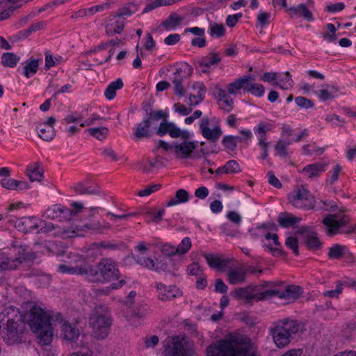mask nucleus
Returning <instances> with one entry per match:
<instances>
[{
	"label": "nucleus",
	"mask_w": 356,
	"mask_h": 356,
	"mask_svg": "<svg viewBox=\"0 0 356 356\" xmlns=\"http://www.w3.org/2000/svg\"><path fill=\"white\" fill-rule=\"evenodd\" d=\"M207 352V356H258L250 339L236 332L213 343Z\"/></svg>",
	"instance_id": "nucleus-1"
},
{
	"label": "nucleus",
	"mask_w": 356,
	"mask_h": 356,
	"mask_svg": "<svg viewBox=\"0 0 356 356\" xmlns=\"http://www.w3.org/2000/svg\"><path fill=\"white\" fill-rule=\"evenodd\" d=\"M62 321L60 313L39 306H33L27 316L28 324L42 345L49 344L53 338L52 322Z\"/></svg>",
	"instance_id": "nucleus-2"
},
{
	"label": "nucleus",
	"mask_w": 356,
	"mask_h": 356,
	"mask_svg": "<svg viewBox=\"0 0 356 356\" xmlns=\"http://www.w3.org/2000/svg\"><path fill=\"white\" fill-rule=\"evenodd\" d=\"M24 329L22 315L18 309L8 307L0 313V334L7 344L20 342Z\"/></svg>",
	"instance_id": "nucleus-3"
},
{
	"label": "nucleus",
	"mask_w": 356,
	"mask_h": 356,
	"mask_svg": "<svg viewBox=\"0 0 356 356\" xmlns=\"http://www.w3.org/2000/svg\"><path fill=\"white\" fill-rule=\"evenodd\" d=\"M71 273H85L86 277L92 282L107 283L120 277V272L115 262L109 258H103L97 266H86L81 268H71Z\"/></svg>",
	"instance_id": "nucleus-4"
},
{
	"label": "nucleus",
	"mask_w": 356,
	"mask_h": 356,
	"mask_svg": "<svg viewBox=\"0 0 356 356\" xmlns=\"http://www.w3.org/2000/svg\"><path fill=\"white\" fill-rule=\"evenodd\" d=\"M35 259V254L26 245H14L0 252V270H15L24 262Z\"/></svg>",
	"instance_id": "nucleus-5"
},
{
	"label": "nucleus",
	"mask_w": 356,
	"mask_h": 356,
	"mask_svg": "<svg viewBox=\"0 0 356 356\" xmlns=\"http://www.w3.org/2000/svg\"><path fill=\"white\" fill-rule=\"evenodd\" d=\"M304 325L296 320L283 319L270 329V334L276 346L281 348L289 343L292 336L302 331Z\"/></svg>",
	"instance_id": "nucleus-6"
},
{
	"label": "nucleus",
	"mask_w": 356,
	"mask_h": 356,
	"mask_svg": "<svg viewBox=\"0 0 356 356\" xmlns=\"http://www.w3.org/2000/svg\"><path fill=\"white\" fill-rule=\"evenodd\" d=\"M112 323L110 312L105 306L96 307L90 314L89 325L97 339H104L108 336Z\"/></svg>",
	"instance_id": "nucleus-7"
},
{
	"label": "nucleus",
	"mask_w": 356,
	"mask_h": 356,
	"mask_svg": "<svg viewBox=\"0 0 356 356\" xmlns=\"http://www.w3.org/2000/svg\"><path fill=\"white\" fill-rule=\"evenodd\" d=\"M72 209L64 205L56 204L47 208L44 212L43 216L50 220H56L60 222L72 220L83 209V204L81 202H72Z\"/></svg>",
	"instance_id": "nucleus-8"
},
{
	"label": "nucleus",
	"mask_w": 356,
	"mask_h": 356,
	"mask_svg": "<svg viewBox=\"0 0 356 356\" xmlns=\"http://www.w3.org/2000/svg\"><path fill=\"white\" fill-rule=\"evenodd\" d=\"M288 198L289 202L296 208L309 210L314 207V197L305 188H300L294 191L289 195Z\"/></svg>",
	"instance_id": "nucleus-9"
},
{
	"label": "nucleus",
	"mask_w": 356,
	"mask_h": 356,
	"mask_svg": "<svg viewBox=\"0 0 356 356\" xmlns=\"http://www.w3.org/2000/svg\"><path fill=\"white\" fill-rule=\"evenodd\" d=\"M164 356H186V340L184 336L168 337L163 343Z\"/></svg>",
	"instance_id": "nucleus-10"
},
{
	"label": "nucleus",
	"mask_w": 356,
	"mask_h": 356,
	"mask_svg": "<svg viewBox=\"0 0 356 356\" xmlns=\"http://www.w3.org/2000/svg\"><path fill=\"white\" fill-rule=\"evenodd\" d=\"M199 129L202 137L211 143H216L222 134L220 123H213L207 116L200 119Z\"/></svg>",
	"instance_id": "nucleus-11"
},
{
	"label": "nucleus",
	"mask_w": 356,
	"mask_h": 356,
	"mask_svg": "<svg viewBox=\"0 0 356 356\" xmlns=\"http://www.w3.org/2000/svg\"><path fill=\"white\" fill-rule=\"evenodd\" d=\"M84 261L85 259L83 257L79 254L70 252L67 255V260H64L65 264H59L57 267V270L60 273L85 275V273H71V268L79 269L85 267L86 266L90 265V264H88Z\"/></svg>",
	"instance_id": "nucleus-12"
},
{
	"label": "nucleus",
	"mask_w": 356,
	"mask_h": 356,
	"mask_svg": "<svg viewBox=\"0 0 356 356\" xmlns=\"http://www.w3.org/2000/svg\"><path fill=\"white\" fill-rule=\"evenodd\" d=\"M273 129V125L271 123L266 122H260L253 129L258 140L257 145L262 150V153L260 156V159L262 160L266 159L268 156V143L267 142L266 133L271 131Z\"/></svg>",
	"instance_id": "nucleus-13"
},
{
	"label": "nucleus",
	"mask_w": 356,
	"mask_h": 356,
	"mask_svg": "<svg viewBox=\"0 0 356 356\" xmlns=\"http://www.w3.org/2000/svg\"><path fill=\"white\" fill-rule=\"evenodd\" d=\"M301 293L302 289L300 286L293 284L285 286L283 289L274 287L266 290V294L268 295V298L277 296L289 302L296 300Z\"/></svg>",
	"instance_id": "nucleus-14"
},
{
	"label": "nucleus",
	"mask_w": 356,
	"mask_h": 356,
	"mask_svg": "<svg viewBox=\"0 0 356 356\" xmlns=\"http://www.w3.org/2000/svg\"><path fill=\"white\" fill-rule=\"evenodd\" d=\"M349 218L345 214H329L323 220L328 236H332L339 232L340 227L346 225Z\"/></svg>",
	"instance_id": "nucleus-15"
},
{
	"label": "nucleus",
	"mask_w": 356,
	"mask_h": 356,
	"mask_svg": "<svg viewBox=\"0 0 356 356\" xmlns=\"http://www.w3.org/2000/svg\"><path fill=\"white\" fill-rule=\"evenodd\" d=\"M183 138L180 141L173 142L172 153L177 159H187L191 157L193 152L197 147V142Z\"/></svg>",
	"instance_id": "nucleus-16"
},
{
	"label": "nucleus",
	"mask_w": 356,
	"mask_h": 356,
	"mask_svg": "<svg viewBox=\"0 0 356 356\" xmlns=\"http://www.w3.org/2000/svg\"><path fill=\"white\" fill-rule=\"evenodd\" d=\"M227 270V279L231 284H239L245 281L248 270L242 264H235L233 261Z\"/></svg>",
	"instance_id": "nucleus-17"
},
{
	"label": "nucleus",
	"mask_w": 356,
	"mask_h": 356,
	"mask_svg": "<svg viewBox=\"0 0 356 356\" xmlns=\"http://www.w3.org/2000/svg\"><path fill=\"white\" fill-rule=\"evenodd\" d=\"M232 293L235 298L245 300L247 302L254 300L258 301L268 298V295L266 294V291L262 293H256L255 289L252 286L237 289Z\"/></svg>",
	"instance_id": "nucleus-18"
},
{
	"label": "nucleus",
	"mask_w": 356,
	"mask_h": 356,
	"mask_svg": "<svg viewBox=\"0 0 356 356\" xmlns=\"http://www.w3.org/2000/svg\"><path fill=\"white\" fill-rule=\"evenodd\" d=\"M221 61V57L218 53L211 52L203 56L197 61V67L202 73H210Z\"/></svg>",
	"instance_id": "nucleus-19"
},
{
	"label": "nucleus",
	"mask_w": 356,
	"mask_h": 356,
	"mask_svg": "<svg viewBox=\"0 0 356 356\" xmlns=\"http://www.w3.org/2000/svg\"><path fill=\"white\" fill-rule=\"evenodd\" d=\"M125 19L116 15L108 16L105 22V31L108 35L120 34L124 28Z\"/></svg>",
	"instance_id": "nucleus-20"
},
{
	"label": "nucleus",
	"mask_w": 356,
	"mask_h": 356,
	"mask_svg": "<svg viewBox=\"0 0 356 356\" xmlns=\"http://www.w3.org/2000/svg\"><path fill=\"white\" fill-rule=\"evenodd\" d=\"M155 287L158 292L159 298L162 301H168L181 296V291L175 285L167 286L161 282H156Z\"/></svg>",
	"instance_id": "nucleus-21"
},
{
	"label": "nucleus",
	"mask_w": 356,
	"mask_h": 356,
	"mask_svg": "<svg viewBox=\"0 0 356 356\" xmlns=\"http://www.w3.org/2000/svg\"><path fill=\"white\" fill-rule=\"evenodd\" d=\"M298 233L302 234L305 239V245L309 249H318L321 243L317 236L316 232L309 227H301Z\"/></svg>",
	"instance_id": "nucleus-22"
},
{
	"label": "nucleus",
	"mask_w": 356,
	"mask_h": 356,
	"mask_svg": "<svg viewBox=\"0 0 356 356\" xmlns=\"http://www.w3.org/2000/svg\"><path fill=\"white\" fill-rule=\"evenodd\" d=\"M204 257L208 265L218 271H226L232 262V260L225 259L218 254H206Z\"/></svg>",
	"instance_id": "nucleus-23"
},
{
	"label": "nucleus",
	"mask_w": 356,
	"mask_h": 356,
	"mask_svg": "<svg viewBox=\"0 0 356 356\" xmlns=\"http://www.w3.org/2000/svg\"><path fill=\"white\" fill-rule=\"evenodd\" d=\"M40 219L36 217H23L17 220L16 228L23 232H31L39 227Z\"/></svg>",
	"instance_id": "nucleus-24"
},
{
	"label": "nucleus",
	"mask_w": 356,
	"mask_h": 356,
	"mask_svg": "<svg viewBox=\"0 0 356 356\" xmlns=\"http://www.w3.org/2000/svg\"><path fill=\"white\" fill-rule=\"evenodd\" d=\"M248 81H254V77L251 75H245L242 77L235 79L227 86V92L229 95H236L241 92L243 89L245 92V88Z\"/></svg>",
	"instance_id": "nucleus-25"
},
{
	"label": "nucleus",
	"mask_w": 356,
	"mask_h": 356,
	"mask_svg": "<svg viewBox=\"0 0 356 356\" xmlns=\"http://www.w3.org/2000/svg\"><path fill=\"white\" fill-rule=\"evenodd\" d=\"M56 322L60 324V332L63 339L70 341L78 339L80 333L75 325H72L63 318L62 321Z\"/></svg>",
	"instance_id": "nucleus-26"
},
{
	"label": "nucleus",
	"mask_w": 356,
	"mask_h": 356,
	"mask_svg": "<svg viewBox=\"0 0 356 356\" xmlns=\"http://www.w3.org/2000/svg\"><path fill=\"white\" fill-rule=\"evenodd\" d=\"M135 249L140 253L139 255L136 257V262L149 269H154L156 265L154 261L151 258L144 257L145 252L147 250L146 243L145 242H140L135 247Z\"/></svg>",
	"instance_id": "nucleus-27"
},
{
	"label": "nucleus",
	"mask_w": 356,
	"mask_h": 356,
	"mask_svg": "<svg viewBox=\"0 0 356 356\" xmlns=\"http://www.w3.org/2000/svg\"><path fill=\"white\" fill-rule=\"evenodd\" d=\"M339 89L333 85L325 84L322 86L321 89L314 92V95L317 96L321 102L333 99L337 96Z\"/></svg>",
	"instance_id": "nucleus-28"
},
{
	"label": "nucleus",
	"mask_w": 356,
	"mask_h": 356,
	"mask_svg": "<svg viewBox=\"0 0 356 356\" xmlns=\"http://www.w3.org/2000/svg\"><path fill=\"white\" fill-rule=\"evenodd\" d=\"M151 122L149 118H144L140 123L137 124L134 131V136L136 140L150 136Z\"/></svg>",
	"instance_id": "nucleus-29"
},
{
	"label": "nucleus",
	"mask_w": 356,
	"mask_h": 356,
	"mask_svg": "<svg viewBox=\"0 0 356 356\" xmlns=\"http://www.w3.org/2000/svg\"><path fill=\"white\" fill-rule=\"evenodd\" d=\"M40 59L31 58L25 62L24 66L22 68V74L27 79L33 76L38 72Z\"/></svg>",
	"instance_id": "nucleus-30"
},
{
	"label": "nucleus",
	"mask_w": 356,
	"mask_h": 356,
	"mask_svg": "<svg viewBox=\"0 0 356 356\" xmlns=\"http://www.w3.org/2000/svg\"><path fill=\"white\" fill-rule=\"evenodd\" d=\"M325 170V165L320 163H315L305 165L301 172L308 178L318 177Z\"/></svg>",
	"instance_id": "nucleus-31"
},
{
	"label": "nucleus",
	"mask_w": 356,
	"mask_h": 356,
	"mask_svg": "<svg viewBox=\"0 0 356 356\" xmlns=\"http://www.w3.org/2000/svg\"><path fill=\"white\" fill-rule=\"evenodd\" d=\"M239 163L235 160H229L226 163L216 170V174H236L241 172Z\"/></svg>",
	"instance_id": "nucleus-32"
},
{
	"label": "nucleus",
	"mask_w": 356,
	"mask_h": 356,
	"mask_svg": "<svg viewBox=\"0 0 356 356\" xmlns=\"http://www.w3.org/2000/svg\"><path fill=\"white\" fill-rule=\"evenodd\" d=\"M191 67L188 64L181 65L179 67L175 69L172 77L171 78L172 82H183L192 72Z\"/></svg>",
	"instance_id": "nucleus-33"
},
{
	"label": "nucleus",
	"mask_w": 356,
	"mask_h": 356,
	"mask_svg": "<svg viewBox=\"0 0 356 356\" xmlns=\"http://www.w3.org/2000/svg\"><path fill=\"white\" fill-rule=\"evenodd\" d=\"M125 282L124 280H120L118 282L112 283L110 286L102 288V289H93L92 290L91 296H94L96 298L101 297L102 296H108L112 290H116L121 288Z\"/></svg>",
	"instance_id": "nucleus-34"
},
{
	"label": "nucleus",
	"mask_w": 356,
	"mask_h": 356,
	"mask_svg": "<svg viewBox=\"0 0 356 356\" xmlns=\"http://www.w3.org/2000/svg\"><path fill=\"white\" fill-rule=\"evenodd\" d=\"M301 220V218L296 217L289 213H281L278 216V222L282 227H293Z\"/></svg>",
	"instance_id": "nucleus-35"
},
{
	"label": "nucleus",
	"mask_w": 356,
	"mask_h": 356,
	"mask_svg": "<svg viewBox=\"0 0 356 356\" xmlns=\"http://www.w3.org/2000/svg\"><path fill=\"white\" fill-rule=\"evenodd\" d=\"M288 10L289 11V14L292 16L299 15L300 17H302L304 19L309 22L313 20V16L312 13L303 3L299 4L296 7H291L288 9Z\"/></svg>",
	"instance_id": "nucleus-36"
},
{
	"label": "nucleus",
	"mask_w": 356,
	"mask_h": 356,
	"mask_svg": "<svg viewBox=\"0 0 356 356\" xmlns=\"http://www.w3.org/2000/svg\"><path fill=\"white\" fill-rule=\"evenodd\" d=\"M37 131L39 137L46 141L52 140L55 136L54 127L42 123L38 125Z\"/></svg>",
	"instance_id": "nucleus-37"
},
{
	"label": "nucleus",
	"mask_w": 356,
	"mask_h": 356,
	"mask_svg": "<svg viewBox=\"0 0 356 356\" xmlns=\"http://www.w3.org/2000/svg\"><path fill=\"white\" fill-rule=\"evenodd\" d=\"M123 86V81L120 78L111 82L104 91L105 97L108 100L114 99L116 96V91L121 89Z\"/></svg>",
	"instance_id": "nucleus-38"
},
{
	"label": "nucleus",
	"mask_w": 356,
	"mask_h": 356,
	"mask_svg": "<svg viewBox=\"0 0 356 356\" xmlns=\"http://www.w3.org/2000/svg\"><path fill=\"white\" fill-rule=\"evenodd\" d=\"M1 185L3 188L8 190L24 189L26 188V183L22 181H18L12 178H4L1 180Z\"/></svg>",
	"instance_id": "nucleus-39"
},
{
	"label": "nucleus",
	"mask_w": 356,
	"mask_h": 356,
	"mask_svg": "<svg viewBox=\"0 0 356 356\" xmlns=\"http://www.w3.org/2000/svg\"><path fill=\"white\" fill-rule=\"evenodd\" d=\"M189 200L188 192L184 189H179L177 191L175 196L171 198L166 204L168 207H172L177 204L186 203Z\"/></svg>",
	"instance_id": "nucleus-40"
},
{
	"label": "nucleus",
	"mask_w": 356,
	"mask_h": 356,
	"mask_svg": "<svg viewBox=\"0 0 356 356\" xmlns=\"http://www.w3.org/2000/svg\"><path fill=\"white\" fill-rule=\"evenodd\" d=\"M74 189L77 195H96L99 193V187L86 186L83 183L76 184Z\"/></svg>",
	"instance_id": "nucleus-41"
},
{
	"label": "nucleus",
	"mask_w": 356,
	"mask_h": 356,
	"mask_svg": "<svg viewBox=\"0 0 356 356\" xmlns=\"http://www.w3.org/2000/svg\"><path fill=\"white\" fill-rule=\"evenodd\" d=\"M1 63L3 66L13 68L20 60V57L11 52H5L1 55Z\"/></svg>",
	"instance_id": "nucleus-42"
},
{
	"label": "nucleus",
	"mask_w": 356,
	"mask_h": 356,
	"mask_svg": "<svg viewBox=\"0 0 356 356\" xmlns=\"http://www.w3.org/2000/svg\"><path fill=\"white\" fill-rule=\"evenodd\" d=\"M245 92L251 93L257 97H261L264 95L265 88L261 84L255 83L254 81H248L245 88Z\"/></svg>",
	"instance_id": "nucleus-43"
},
{
	"label": "nucleus",
	"mask_w": 356,
	"mask_h": 356,
	"mask_svg": "<svg viewBox=\"0 0 356 356\" xmlns=\"http://www.w3.org/2000/svg\"><path fill=\"white\" fill-rule=\"evenodd\" d=\"M183 18L177 15H171L162 23V26L168 31L175 30L182 22Z\"/></svg>",
	"instance_id": "nucleus-44"
},
{
	"label": "nucleus",
	"mask_w": 356,
	"mask_h": 356,
	"mask_svg": "<svg viewBox=\"0 0 356 356\" xmlns=\"http://www.w3.org/2000/svg\"><path fill=\"white\" fill-rule=\"evenodd\" d=\"M219 97L221 108L227 112L231 111L234 107V101L232 97L225 90H221L219 92Z\"/></svg>",
	"instance_id": "nucleus-45"
},
{
	"label": "nucleus",
	"mask_w": 356,
	"mask_h": 356,
	"mask_svg": "<svg viewBox=\"0 0 356 356\" xmlns=\"http://www.w3.org/2000/svg\"><path fill=\"white\" fill-rule=\"evenodd\" d=\"M273 86H277L283 90H289L293 86V80L289 73L280 74L277 76V81L273 83Z\"/></svg>",
	"instance_id": "nucleus-46"
},
{
	"label": "nucleus",
	"mask_w": 356,
	"mask_h": 356,
	"mask_svg": "<svg viewBox=\"0 0 356 356\" xmlns=\"http://www.w3.org/2000/svg\"><path fill=\"white\" fill-rule=\"evenodd\" d=\"M27 175L31 181H40L42 177V170L38 163H33L28 166Z\"/></svg>",
	"instance_id": "nucleus-47"
},
{
	"label": "nucleus",
	"mask_w": 356,
	"mask_h": 356,
	"mask_svg": "<svg viewBox=\"0 0 356 356\" xmlns=\"http://www.w3.org/2000/svg\"><path fill=\"white\" fill-rule=\"evenodd\" d=\"M208 33L211 37L219 38L225 35V29L222 24L211 22L208 28Z\"/></svg>",
	"instance_id": "nucleus-48"
},
{
	"label": "nucleus",
	"mask_w": 356,
	"mask_h": 356,
	"mask_svg": "<svg viewBox=\"0 0 356 356\" xmlns=\"http://www.w3.org/2000/svg\"><path fill=\"white\" fill-rule=\"evenodd\" d=\"M88 133L97 138L99 140H104L108 133L109 131L106 127H97V128H90L88 129Z\"/></svg>",
	"instance_id": "nucleus-49"
},
{
	"label": "nucleus",
	"mask_w": 356,
	"mask_h": 356,
	"mask_svg": "<svg viewBox=\"0 0 356 356\" xmlns=\"http://www.w3.org/2000/svg\"><path fill=\"white\" fill-rule=\"evenodd\" d=\"M292 141L279 140L275 145V149L277 154L281 157H286L288 155L287 147L291 145Z\"/></svg>",
	"instance_id": "nucleus-50"
},
{
	"label": "nucleus",
	"mask_w": 356,
	"mask_h": 356,
	"mask_svg": "<svg viewBox=\"0 0 356 356\" xmlns=\"http://www.w3.org/2000/svg\"><path fill=\"white\" fill-rule=\"evenodd\" d=\"M346 249L345 246L336 244L330 248L328 257L332 259H339L344 254Z\"/></svg>",
	"instance_id": "nucleus-51"
},
{
	"label": "nucleus",
	"mask_w": 356,
	"mask_h": 356,
	"mask_svg": "<svg viewBox=\"0 0 356 356\" xmlns=\"http://www.w3.org/2000/svg\"><path fill=\"white\" fill-rule=\"evenodd\" d=\"M238 141L236 136L232 135L225 136L222 140V144L228 150L234 151L237 147Z\"/></svg>",
	"instance_id": "nucleus-52"
},
{
	"label": "nucleus",
	"mask_w": 356,
	"mask_h": 356,
	"mask_svg": "<svg viewBox=\"0 0 356 356\" xmlns=\"http://www.w3.org/2000/svg\"><path fill=\"white\" fill-rule=\"evenodd\" d=\"M239 136H236L238 139V141L240 143H243L246 145H249L251 142L253 135L250 129L241 128L238 130Z\"/></svg>",
	"instance_id": "nucleus-53"
},
{
	"label": "nucleus",
	"mask_w": 356,
	"mask_h": 356,
	"mask_svg": "<svg viewBox=\"0 0 356 356\" xmlns=\"http://www.w3.org/2000/svg\"><path fill=\"white\" fill-rule=\"evenodd\" d=\"M168 134L172 138H178L179 136L185 138L187 136L188 132L186 131H181V130L175 124L168 122Z\"/></svg>",
	"instance_id": "nucleus-54"
},
{
	"label": "nucleus",
	"mask_w": 356,
	"mask_h": 356,
	"mask_svg": "<svg viewBox=\"0 0 356 356\" xmlns=\"http://www.w3.org/2000/svg\"><path fill=\"white\" fill-rule=\"evenodd\" d=\"M175 2V0H156L147 4L144 8V13L149 12L158 7L170 6Z\"/></svg>",
	"instance_id": "nucleus-55"
},
{
	"label": "nucleus",
	"mask_w": 356,
	"mask_h": 356,
	"mask_svg": "<svg viewBox=\"0 0 356 356\" xmlns=\"http://www.w3.org/2000/svg\"><path fill=\"white\" fill-rule=\"evenodd\" d=\"M191 240L189 237L184 238L181 243L176 246L177 254H184L189 251L191 248Z\"/></svg>",
	"instance_id": "nucleus-56"
},
{
	"label": "nucleus",
	"mask_w": 356,
	"mask_h": 356,
	"mask_svg": "<svg viewBox=\"0 0 356 356\" xmlns=\"http://www.w3.org/2000/svg\"><path fill=\"white\" fill-rule=\"evenodd\" d=\"M111 3L110 1L104 2L99 5L93 6L88 8L89 16H92L97 13L103 12L111 8Z\"/></svg>",
	"instance_id": "nucleus-57"
},
{
	"label": "nucleus",
	"mask_w": 356,
	"mask_h": 356,
	"mask_svg": "<svg viewBox=\"0 0 356 356\" xmlns=\"http://www.w3.org/2000/svg\"><path fill=\"white\" fill-rule=\"evenodd\" d=\"M295 102L299 107L304 108H311L314 106L312 101L302 96L296 97Z\"/></svg>",
	"instance_id": "nucleus-58"
},
{
	"label": "nucleus",
	"mask_w": 356,
	"mask_h": 356,
	"mask_svg": "<svg viewBox=\"0 0 356 356\" xmlns=\"http://www.w3.org/2000/svg\"><path fill=\"white\" fill-rule=\"evenodd\" d=\"M187 273L188 275L197 277L202 275L203 270L197 263H193L188 266Z\"/></svg>",
	"instance_id": "nucleus-59"
},
{
	"label": "nucleus",
	"mask_w": 356,
	"mask_h": 356,
	"mask_svg": "<svg viewBox=\"0 0 356 356\" xmlns=\"http://www.w3.org/2000/svg\"><path fill=\"white\" fill-rule=\"evenodd\" d=\"M146 315L145 312H134L131 316H127V320L134 326H137L140 323V320Z\"/></svg>",
	"instance_id": "nucleus-60"
},
{
	"label": "nucleus",
	"mask_w": 356,
	"mask_h": 356,
	"mask_svg": "<svg viewBox=\"0 0 356 356\" xmlns=\"http://www.w3.org/2000/svg\"><path fill=\"white\" fill-rule=\"evenodd\" d=\"M342 170V167L339 165L336 164L334 165L332 169L329 172V180L330 184H334L338 180L339 175Z\"/></svg>",
	"instance_id": "nucleus-61"
},
{
	"label": "nucleus",
	"mask_w": 356,
	"mask_h": 356,
	"mask_svg": "<svg viewBox=\"0 0 356 356\" xmlns=\"http://www.w3.org/2000/svg\"><path fill=\"white\" fill-rule=\"evenodd\" d=\"M161 184H153L145 187L144 189L138 192V195L140 197H145L151 195L152 193L157 191L161 188Z\"/></svg>",
	"instance_id": "nucleus-62"
},
{
	"label": "nucleus",
	"mask_w": 356,
	"mask_h": 356,
	"mask_svg": "<svg viewBox=\"0 0 356 356\" xmlns=\"http://www.w3.org/2000/svg\"><path fill=\"white\" fill-rule=\"evenodd\" d=\"M204 99V92H201L199 95L190 94L187 103L191 106H196L200 104Z\"/></svg>",
	"instance_id": "nucleus-63"
},
{
	"label": "nucleus",
	"mask_w": 356,
	"mask_h": 356,
	"mask_svg": "<svg viewBox=\"0 0 356 356\" xmlns=\"http://www.w3.org/2000/svg\"><path fill=\"white\" fill-rule=\"evenodd\" d=\"M143 47L147 51H152L156 47V42L150 33H147L145 36Z\"/></svg>",
	"instance_id": "nucleus-64"
}]
</instances>
